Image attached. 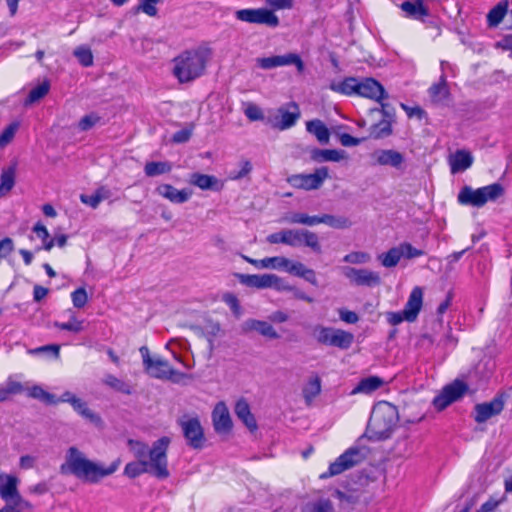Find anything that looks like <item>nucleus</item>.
I'll return each instance as SVG.
<instances>
[{"label":"nucleus","instance_id":"1","mask_svg":"<svg viewBox=\"0 0 512 512\" xmlns=\"http://www.w3.org/2000/svg\"><path fill=\"white\" fill-rule=\"evenodd\" d=\"M119 461L110 466L88 459L77 447L71 446L65 454V461L60 465L62 475H72L84 483L97 484L103 478L112 475L118 469Z\"/></svg>","mask_w":512,"mask_h":512},{"label":"nucleus","instance_id":"2","mask_svg":"<svg viewBox=\"0 0 512 512\" xmlns=\"http://www.w3.org/2000/svg\"><path fill=\"white\" fill-rule=\"evenodd\" d=\"M399 420L400 415L396 406L386 401L377 403L373 407L368 422V437L374 440L388 438L394 431Z\"/></svg>","mask_w":512,"mask_h":512},{"label":"nucleus","instance_id":"3","mask_svg":"<svg viewBox=\"0 0 512 512\" xmlns=\"http://www.w3.org/2000/svg\"><path fill=\"white\" fill-rule=\"evenodd\" d=\"M205 65L204 51L189 50L174 59L173 73L181 83L190 82L203 73Z\"/></svg>","mask_w":512,"mask_h":512},{"label":"nucleus","instance_id":"4","mask_svg":"<svg viewBox=\"0 0 512 512\" xmlns=\"http://www.w3.org/2000/svg\"><path fill=\"white\" fill-rule=\"evenodd\" d=\"M505 195V187L501 183H493L477 189L470 186H464L457 200L462 205H470L473 207H483L488 202L497 201Z\"/></svg>","mask_w":512,"mask_h":512},{"label":"nucleus","instance_id":"5","mask_svg":"<svg viewBox=\"0 0 512 512\" xmlns=\"http://www.w3.org/2000/svg\"><path fill=\"white\" fill-rule=\"evenodd\" d=\"M266 240L270 244H285L292 247L304 244L315 252H321L317 234L307 229H283L268 235Z\"/></svg>","mask_w":512,"mask_h":512},{"label":"nucleus","instance_id":"6","mask_svg":"<svg viewBox=\"0 0 512 512\" xmlns=\"http://www.w3.org/2000/svg\"><path fill=\"white\" fill-rule=\"evenodd\" d=\"M170 444V438L163 436L156 440L149 449L146 464L150 469V474L157 479L164 480L170 475L168 470L167 450Z\"/></svg>","mask_w":512,"mask_h":512},{"label":"nucleus","instance_id":"7","mask_svg":"<svg viewBox=\"0 0 512 512\" xmlns=\"http://www.w3.org/2000/svg\"><path fill=\"white\" fill-rule=\"evenodd\" d=\"M139 351L143 359L144 367L150 376L157 379L170 380L174 383H179L182 379L187 377L185 373L173 369L168 361L162 358H152L146 346H142Z\"/></svg>","mask_w":512,"mask_h":512},{"label":"nucleus","instance_id":"8","mask_svg":"<svg viewBox=\"0 0 512 512\" xmlns=\"http://www.w3.org/2000/svg\"><path fill=\"white\" fill-rule=\"evenodd\" d=\"M328 178L329 170L323 166L310 174L291 175L287 178V182L296 189L310 191L319 189Z\"/></svg>","mask_w":512,"mask_h":512},{"label":"nucleus","instance_id":"9","mask_svg":"<svg viewBox=\"0 0 512 512\" xmlns=\"http://www.w3.org/2000/svg\"><path fill=\"white\" fill-rule=\"evenodd\" d=\"M366 458L364 448L351 447L340 455L329 467V473L322 475L323 478L327 476H335L342 472L358 465Z\"/></svg>","mask_w":512,"mask_h":512},{"label":"nucleus","instance_id":"10","mask_svg":"<svg viewBox=\"0 0 512 512\" xmlns=\"http://www.w3.org/2000/svg\"><path fill=\"white\" fill-rule=\"evenodd\" d=\"M468 391V386L461 380H454L446 385L439 395L433 400V405L438 411L444 410L451 403L460 399Z\"/></svg>","mask_w":512,"mask_h":512},{"label":"nucleus","instance_id":"11","mask_svg":"<svg viewBox=\"0 0 512 512\" xmlns=\"http://www.w3.org/2000/svg\"><path fill=\"white\" fill-rule=\"evenodd\" d=\"M236 17L244 22L264 24L269 27H277L279 25L278 16L267 8L238 10L236 11Z\"/></svg>","mask_w":512,"mask_h":512},{"label":"nucleus","instance_id":"12","mask_svg":"<svg viewBox=\"0 0 512 512\" xmlns=\"http://www.w3.org/2000/svg\"><path fill=\"white\" fill-rule=\"evenodd\" d=\"M300 109L295 102H290L278 108L277 113L269 121L278 130L292 127L300 118Z\"/></svg>","mask_w":512,"mask_h":512},{"label":"nucleus","instance_id":"13","mask_svg":"<svg viewBox=\"0 0 512 512\" xmlns=\"http://www.w3.org/2000/svg\"><path fill=\"white\" fill-rule=\"evenodd\" d=\"M187 444L193 449H201L205 443L204 431L198 418H189L179 422Z\"/></svg>","mask_w":512,"mask_h":512},{"label":"nucleus","instance_id":"14","mask_svg":"<svg viewBox=\"0 0 512 512\" xmlns=\"http://www.w3.org/2000/svg\"><path fill=\"white\" fill-rule=\"evenodd\" d=\"M240 279L243 284L257 289L273 287L279 290L289 288V284L285 283L281 278L274 274L241 275Z\"/></svg>","mask_w":512,"mask_h":512},{"label":"nucleus","instance_id":"15","mask_svg":"<svg viewBox=\"0 0 512 512\" xmlns=\"http://www.w3.org/2000/svg\"><path fill=\"white\" fill-rule=\"evenodd\" d=\"M258 65L263 69H272L279 66L295 65L298 72H303L304 63L299 55L288 53L285 55H276L257 59Z\"/></svg>","mask_w":512,"mask_h":512},{"label":"nucleus","instance_id":"16","mask_svg":"<svg viewBox=\"0 0 512 512\" xmlns=\"http://www.w3.org/2000/svg\"><path fill=\"white\" fill-rule=\"evenodd\" d=\"M344 275L351 283L358 286H377L381 283L379 273L368 269L344 268Z\"/></svg>","mask_w":512,"mask_h":512},{"label":"nucleus","instance_id":"17","mask_svg":"<svg viewBox=\"0 0 512 512\" xmlns=\"http://www.w3.org/2000/svg\"><path fill=\"white\" fill-rule=\"evenodd\" d=\"M505 405V399L502 395L493 398L490 402L477 404L474 408V420L477 423H484L490 418L499 415Z\"/></svg>","mask_w":512,"mask_h":512},{"label":"nucleus","instance_id":"18","mask_svg":"<svg viewBox=\"0 0 512 512\" xmlns=\"http://www.w3.org/2000/svg\"><path fill=\"white\" fill-rule=\"evenodd\" d=\"M373 165L390 166L397 170L402 169L405 157L404 154L393 149H378L371 153Z\"/></svg>","mask_w":512,"mask_h":512},{"label":"nucleus","instance_id":"19","mask_svg":"<svg viewBox=\"0 0 512 512\" xmlns=\"http://www.w3.org/2000/svg\"><path fill=\"white\" fill-rule=\"evenodd\" d=\"M358 95L376 101L387 98L384 87L373 78H365L359 81Z\"/></svg>","mask_w":512,"mask_h":512},{"label":"nucleus","instance_id":"20","mask_svg":"<svg viewBox=\"0 0 512 512\" xmlns=\"http://www.w3.org/2000/svg\"><path fill=\"white\" fill-rule=\"evenodd\" d=\"M19 479L13 475L0 474V497L5 505L11 504L20 493L18 491Z\"/></svg>","mask_w":512,"mask_h":512},{"label":"nucleus","instance_id":"21","mask_svg":"<svg viewBox=\"0 0 512 512\" xmlns=\"http://www.w3.org/2000/svg\"><path fill=\"white\" fill-rule=\"evenodd\" d=\"M423 305V290L414 287L403 310L407 322H414Z\"/></svg>","mask_w":512,"mask_h":512},{"label":"nucleus","instance_id":"22","mask_svg":"<svg viewBox=\"0 0 512 512\" xmlns=\"http://www.w3.org/2000/svg\"><path fill=\"white\" fill-rule=\"evenodd\" d=\"M474 158L470 151L465 149L456 150L448 157V163L452 174L463 172L473 164Z\"/></svg>","mask_w":512,"mask_h":512},{"label":"nucleus","instance_id":"23","mask_svg":"<svg viewBox=\"0 0 512 512\" xmlns=\"http://www.w3.org/2000/svg\"><path fill=\"white\" fill-rule=\"evenodd\" d=\"M242 331L245 333L256 331L261 336L270 340L278 339L280 337L270 323L256 319L246 320L242 325Z\"/></svg>","mask_w":512,"mask_h":512},{"label":"nucleus","instance_id":"24","mask_svg":"<svg viewBox=\"0 0 512 512\" xmlns=\"http://www.w3.org/2000/svg\"><path fill=\"white\" fill-rule=\"evenodd\" d=\"M156 192L172 203L182 204L189 200L191 192L186 189L178 190L170 184H161L156 188Z\"/></svg>","mask_w":512,"mask_h":512},{"label":"nucleus","instance_id":"25","mask_svg":"<svg viewBox=\"0 0 512 512\" xmlns=\"http://www.w3.org/2000/svg\"><path fill=\"white\" fill-rule=\"evenodd\" d=\"M234 412L250 432L257 430L258 425L256 419L251 413L250 406L245 399L241 398L236 402Z\"/></svg>","mask_w":512,"mask_h":512},{"label":"nucleus","instance_id":"26","mask_svg":"<svg viewBox=\"0 0 512 512\" xmlns=\"http://www.w3.org/2000/svg\"><path fill=\"white\" fill-rule=\"evenodd\" d=\"M310 157L317 163L321 162H340L347 159V153L344 150L337 149H313Z\"/></svg>","mask_w":512,"mask_h":512},{"label":"nucleus","instance_id":"27","mask_svg":"<svg viewBox=\"0 0 512 512\" xmlns=\"http://www.w3.org/2000/svg\"><path fill=\"white\" fill-rule=\"evenodd\" d=\"M189 183L202 190L218 191L222 187L221 182L215 176L198 172L190 175Z\"/></svg>","mask_w":512,"mask_h":512},{"label":"nucleus","instance_id":"28","mask_svg":"<svg viewBox=\"0 0 512 512\" xmlns=\"http://www.w3.org/2000/svg\"><path fill=\"white\" fill-rule=\"evenodd\" d=\"M384 384V380L378 376H369L367 378L362 379L356 387L351 391L352 395L363 393L370 394Z\"/></svg>","mask_w":512,"mask_h":512},{"label":"nucleus","instance_id":"29","mask_svg":"<svg viewBox=\"0 0 512 512\" xmlns=\"http://www.w3.org/2000/svg\"><path fill=\"white\" fill-rule=\"evenodd\" d=\"M400 8L408 17L423 19L428 16V9L423 5L422 0L404 1Z\"/></svg>","mask_w":512,"mask_h":512},{"label":"nucleus","instance_id":"30","mask_svg":"<svg viewBox=\"0 0 512 512\" xmlns=\"http://www.w3.org/2000/svg\"><path fill=\"white\" fill-rule=\"evenodd\" d=\"M321 393V379L318 375L311 376L304 385L302 394L307 405H311L313 400Z\"/></svg>","mask_w":512,"mask_h":512},{"label":"nucleus","instance_id":"31","mask_svg":"<svg viewBox=\"0 0 512 512\" xmlns=\"http://www.w3.org/2000/svg\"><path fill=\"white\" fill-rule=\"evenodd\" d=\"M16 167L9 166L2 170L0 177V198L6 196L15 185Z\"/></svg>","mask_w":512,"mask_h":512},{"label":"nucleus","instance_id":"32","mask_svg":"<svg viewBox=\"0 0 512 512\" xmlns=\"http://www.w3.org/2000/svg\"><path fill=\"white\" fill-rule=\"evenodd\" d=\"M307 131L313 134L320 143L327 144L330 139V133L324 123L318 119L307 122Z\"/></svg>","mask_w":512,"mask_h":512},{"label":"nucleus","instance_id":"33","mask_svg":"<svg viewBox=\"0 0 512 512\" xmlns=\"http://www.w3.org/2000/svg\"><path fill=\"white\" fill-rule=\"evenodd\" d=\"M359 80L353 77L345 78L338 83H331L330 89L345 95L358 94Z\"/></svg>","mask_w":512,"mask_h":512},{"label":"nucleus","instance_id":"34","mask_svg":"<svg viewBox=\"0 0 512 512\" xmlns=\"http://www.w3.org/2000/svg\"><path fill=\"white\" fill-rule=\"evenodd\" d=\"M353 341L354 335L352 333L335 328L330 346L340 349H348L352 345Z\"/></svg>","mask_w":512,"mask_h":512},{"label":"nucleus","instance_id":"35","mask_svg":"<svg viewBox=\"0 0 512 512\" xmlns=\"http://www.w3.org/2000/svg\"><path fill=\"white\" fill-rule=\"evenodd\" d=\"M429 94L433 102H441L448 98L449 88L444 75L440 77V81L433 84L429 89Z\"/></svg>","mask_w":512,"mask_h":512},{"label":"nucleus","instance_id":"36","mask_svg":"<svg viewBox=\"0 0 512 512\" xmlns=\"http://www.w3.org/2000/svg\"><path fill=\"white\" fill-rule=\"evenodd\" d=\"M317 224H327L333 228L346 229L351 227V221L346 217H335L330 214L318 216Z\"/></svg>","mask_w":512,"mask_h":512},{"label":"nucleus","instance_id":"37","mask_svg":"<svg viewBox=\"0 0 512 512\" xmlns=\"http://www.w3.org/2000/svg\"><path fill=\"white\" fill-rule=\"evenodd\" d=\"M71 406L78 414L88 419L90 422L97 423L100 421V417L97 414H95L92 410H90L87 406V403L83 401L81 398L76 397L75 399H73V403L71 404Z\"/></svg>","mask_w":512,"mask_h":512},{"label":"nucleus","instance_id":"38","mask_svg":"<svg viewBox=\"0 0 512 512\" xmlns=\"http://www.w3.org/2000/svg\"><path fill=\"white\" fill-rule=\"evenodd\" d=\"M402 258L401 251L399 249V245L389 249L386 253H382L378 256L381 264L386 268L395 267L400 259Z\"/></svg>","mask_w":512,"mask_h":512},{"label":"nucleus","instance_id":"39","mask_svg":"<svg viewBox=\"0 0 512 512\" xmlns=\"http://www.w3.org/2000/svg\"><path fill=\"white\" fill-rule=\"evenodd\" d=\"M507 9V1L499 2L493 9H491L487 15L489 26H497L503 20L505 14L507 13Z\"/></svg>","mask_w":512,"mask_h":512},{"label":"nucleus","instance_id":"40","mask_svg":"<svg viewBox=\"0 0 512 512\" xmlns=\"http://www.w3.org/2000/svg\"><path fill=\"white\" fill-rule=\"evenodd\" d=\"M172 167L169 162H147L144 167V172L148 177H155L158 175L166 174L171 171Z\"/></svg>","mask_w":512,"mask_h":512},{"label":"nucleus","instance_id":"41","mask_svg":"<svg viewBox=\"0 0 512 512\" xmlns=\"http://www.w3.org/2000/svg\"><path fill=\"white\" fill-rule=\"evenodd\" d=\"M31 398L38 399L41 402L49 405L57 404L56 396L52 393L45 391L41 386L34 385L28 392Z\"/></svg>","mask_w":512,"mask_h":512},{"label":"nucleus","instance_id":"42","mask_svg":"<svg viewBox=\"0 0 512 512\" xmlns=\"http://www.w3.org/2000/svg\"><path fill=\"white\" fill-rule=\"evenodd\" d=\"M143 473H149L150 469L148 468L146 462L144 461H133L126 464L124 468V474L129 478H136Z\"/></svg>","mask_w":512,"mask_h":512},{"label":"nucleus","instance_id":"43","mask_svg":"<svg viewBox=\"0 0 512 512\" xmlns=\"http://www.w3.org/2000/svg\"><path fill=\"white\" fill-rule=\"evenodd\" d=\"M33 232L36 234L38 238H40L43 242V248L46 251H50L55 245V240L50 238V234L47 228L41 223L37 222L33 227Z\"/></svg>","mask_w":512,"mask_h":512},{"label":"nucleus","instance_id":"44","mask_svg":"<svg viewBox=\"0 0 512 512\" xmlns=\"http://www.w3.org/2000/svg\"><path fill=\"white\" fill-rule=\"evenodd\" d=\"M50 89V84L47 81H44L43 83L37 85L36 87L32 88L25 100L26 104H33L43 97H45Z\"/></svg>","mask_w":512,"mask_h":512},{"label":"nucleus","instance_id":"45","mask_svg":"<svg viewBox=\"0 0 512 512\" xmlns=\"http://www.w3.org/2000/svg\"><path fill=\"white\" fill-rule=\"evenodd\" d=\"M32 504L19 495L15 500L0 509V512H24L32 510Z\"/></svg>","mask_w":512,"mask_h":512},{"label":"nucleus","instance_id":"46","mask_svg":"<svg viewBox=\"0 0 512 512\" xmlns=\"http://www.w3.org/2000/svg\"><path fill=\"white\" fill-rule=\"evenodd\" d=\"M128 445H129L131 452L133 453V455L135 456V458L138 461L146 462V459L148 458L149 449H150V447L147 444H145L141 441L130 439L128 441Z\"/></svg>","mask_w":512,"mask_h":512},{"label":"nucleus","instance_id":"47","mask_svg":"<svg viewBox=\"0 0 512 512\" xmlns=\"http://www.w3.org/2000/svg\"><path fill=\"white\" fill-rule=\"evenodd\" d=\"M424 415L421 411H417V406L406 405L402 412V421L404 424H415L423 419Z\"/></svg>","mask_w":512,"mask_h":512},{"label":"nucleus","instance_id":"48","mask_svg":"<svg viewBox=\"0 0 512 512\" xmlns=\"http://www.w3.org/2000/svg\"><path fill=\"white\" fill-rule=\"evenodd\" d=\"M212 422L216 432H224V401H219L214 407Z\"/></svg>","mask_w":512,"mask_h":512},{"label":"nucleus","instance_id":"49","mask_svg":"<svg viewBox=\"0 0 512 512\" xmlns=\"http://www.w3.org/2000/svg\"><path fill=\"white\" fill-rule=\"evenodd\" d=\"M334 330L335 328L318 325L314 328L313 335L318 343L323 345H331Z\"/></svg>","mask_w":512,"mask_h":512},{"label":"nucleus","instance_id":"50","mask_svg":"<svg viewBox=\"0 0 512 512\" xmlns=\"http://www.w3.org/2000/svg\"><path fill=\"white\" fill-rule=\"evenodd\" d=\"M307 512H336L333 503L328 499H318L305 507Z\"/></svg>","mask_w":512,"mask_h":512},{"label":"nucleus","instance_id":"51","mask_svg":"<svg viewBox=\"0 0 512 512\" xmlns=\"http://www.w3.org/2000/svg\"><path fill=\"white\" fill-rule=\"evenodd\" d=\"M73 54L83 67H90L93 65V54L90 48L86 46H79L74 50Z\"/></svg>","mask_w":512,"mask_h":512},{"label":"nucleus","instance_id":"52","mask_svg":"<svg viewBox=\"0 0 512 512\" xmlns=\"http://www.w3.org/2000/svg\"><path fill=\"white\" fill-rule=\"evenodd\" d=\"M318 216H309L305 213H293L286 218L290 224H302L307 226L317 225Z\"/></svg>","mask_w":512,"mask_h":512},{"label":"nucleus","instance_id":"53","mask_svg":"<svg viewBox=\"0 0 512 512\" xmlns=\"http://www.w3.org/2000/svg\"><path fill=\"white\" fill-rule=\"evenodd\" d=\"M23 385L16 381H9L6 387L0 388V403L7 401L11 395L19 394L23 391Z\"/></svg>","mask_w":512,"mask_h":512},{"label":"nucleus","instance_id":"54","mask_svg":"<svg viewBox=\"0 0 512 512\" xmlns=\"http://www.w3.org/2000/svg\"><path fill=\"white\" fill-rule=\"evenodd\" d=\"M261 268H284L290 265V260L282 256L268 257L260 260Z\"/></svg>","mask_w":512,"mask_h":512},{"label":"nucleus","instance_id":"55","mask_svg":"<svg viewBox=\"0 0 512 512\" xmlns=\"http://www.w3.org/2000/svg\"><path fill=\"white\" fill-rule=\"evenodd\" d=\"M370 130V135L372 137L382 138L391 134V123L388 120H382L379 123L372 125Z\"/></svg>","mask_w":512,"mask_h":512},{"label":"nucleus","instance_id":"56","mask_svg":"<svg viewBox=\"0 0 512 512\" xmlns=\"http://www.w3.org/2000/svg\"><path fill=\"white\" fill-rule=\"evenodd\" d=\"M203 330L207 336L208 342L210 344V348H213V337H215L221 330V325L218 321H214L210 318L205 320L203 325Z\"/></svg>","mask_w":512,"mask_h":512},{"label":"nucleus","instance_id":"57","mask_svg":"<svg viewBox=\"0 0 512 512\" xmlns=\"http://www.w3.org/2000/svg\"><path fill=\"white\" fill-rule=\"evenodd\" d=\"M105 383L123 394L130 395L132 393L130 385L118 379L114 375H108L105 379Z\"/></svg>","mask_w":512,"mask_h":512},{"label":"nucleus","instance_id":"58","mask_svg":"<svg viewBox=\"0 0 512 512\" xmlns=\"http://www.w3.org/2000/svg\"><path fill=\"white\" fill-rule=\"evenodd\" d=\"M239 167H240V169H238V171H234V170L230 171L229 179L238 180V179L244 178V177L248 176L252 170V164L248 160H241L239 162Z\"/></svg>","mask_w":512,"mask_h":512},{"label":"nucleus","instance_id":"59","mask_svg":"<svg viewBox=\"0 0 512 512\" xmlns=\"http://www.w3.org/2000/svg\"><path fill=\"white\" fill-rule=\"evenodd\" d=\"M100 120H101V117L96 113L87 114L80 119V121L78 123V128L81 131H88L92 127H94L97 123H99Z\"/></svg>","mask_w":512,"mask_h":512},{"label":"nucleus","instance_id":"60","mask_svg":"<svg viewBox=\"0 0 512 512\" xmlns=\"http://www.w3.org/2000/svg\"><path fill=\"white\" fill-rule=\"evenodd\" d=\"M54 325L61 330H66L73 333H79L83 330V321L77 320L74 316H72L70 321L66 323L55 322Z\"/></svg>","mask_w":512,"mask_h":512},{"label":"nucleus","instance_id":"61","mask_svg":"<svg viewBox=\"0 0 512 512\" xmlns=\"http://www.w3.org/2000/svg\"><path fill=\"white\" fill-rule=\"evenodd\" d=\"M159 2L160 0H142L141 3L136 7V10L142 11L148 16L155 17L158 13V9L155 5Z\"/></svg>","mask_w":512,"mask_h":512},{"label":"nucleus","instance_id":"62","mask_svg":"<svg viewBox=\"0 0 512 512\" xmlns=\"http://www.w3.org/2000/svg\"><path fill=\"white\" fill-rule=\"evenodd\" d=\"M402 257L407 259H413L424 255V251L413 247L410 243L404 242L399 245Z\"/></svg>","mask_w":512,"mask_h":512},{"label":"nucleus","instance_id":"63","mask_svg":"<svg viewBox=\"0 0 512 512\" xmlns=\"http://www.w3.org/2000/svg\"><path fill=\"white\" fill-rule=\"evenodd\" d=\"M370 255L366 252H351L344 256L343 260L352 264H364L370 261Z\"/></svg>","mask_w":512,"mask_h":512},{"label":"nucleus","instance_id":"64","mask_svg":"<svg viewBox=\"0 0 512 512\" xmlns=\"http://www.w3.org/2000/svg\"><path fill=\"white\" fill-rule=\"evenodd\" d=\"M71 298L73 305L76 308H83L88 301L87 292L83 287H80L73 291L71 294Z\"/></svg>","mask_w":512,"mask_h":512}]
</instances>
